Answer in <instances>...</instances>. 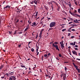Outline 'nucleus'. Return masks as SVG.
Wrapping results in <instances>:
<instances>
[{
	"mask_svg": "<svg viewBox=\"0 0 80 80\" xmlns=\"http://www.w3.org/2000/svg\"><path fill=\"white\" fill-rule=\"evenodd\" d=\"M8 33H9V34H12V31L10 32V31H9L8 32Z\"/></svg>",
	"mask_w": 80,
	"mask_h": 80,
	"instance_id": "c9c22d12",
	"label": "nucleus"
},
{
	"mask_svg": "<svg viewBox=\"0 0 80 80\" xmlns=\"http://www.w3.org/2000/svg\"><path fill=\"white\" fill-rule=\"evenodd\" d=\"M3 67V65H1V66L0 68H2Z\"/></svg>",
	"mask_w": 80,
	"mask_h": 80,
	"instance_id": "ea45409f",
	"label": "nucleus"
},
{
	"mask_svg": "<svg viewBox=\"0 0 80 80\" xmlns=\"http://www.w3.org/2000/svg\"><path fill=\"white\" fill-rule=\"evenodd\" d=\"M71 35V34L70 33H68V36H70Z\"/></svg>",
	"mask_w": 80,
	"mask_h": 80,
	"instance_id": "4d7b16f0",
	"label": "nucleus"
},
{
	"mask_svg": "<svg viewBox=\"0 0 80 80\" xmlns=\"http://www.w3.org/2000/svg\"><path fill=\"white\" fill-rule=\"evenodd\" d=\"M52 46L53 47H55L56 48V50H58V51H60V49L58 48V45H55L54 44V43L52 44Z\"/></svg>",
	"mask_w": 80,
	"mask_h": 80,
	"instance_id": "f03ea898",
	"label": "nucleus"
},
{
	"mask_svg": "<svg viewBox=\"0 0 80 80\" xmlns=\"http://www.w3.org/2000/svg\"><path fill=\"white\" fill-rule=\"evenodd\" d=\"M76 47V48H78V45H75V46H74V47Z\"/></svg>",
	"mask_w": 80,
	"mask_h": 80,
	"instance_id": "37998d69",
	"label": "nucleus"
},
{
	"mask_svg": "<svg viewBox=\"0 0 80 80\" xmlns=\"http://www.w3.org/2000/svg\"><path fill=\"white\" fill-rule=\"evenodd\" d=\"M39 39H41V38H42V36L40 35H39Z\"/></svg>",
	"mask_w": 80,
	"mask_h": 80,
	"instance_id": "4be33fe9",
	"label": "nucleus"
},
{
	"mask_svg": "<svg viewBox=\"0 0 80 80\" xmlns=\"http://www.w3.org/2000/svg\"><path fill=\"white\" fill-rule=\"evenodd\" d=\"M64 73L61 72V75H60V76L61 77V78H62L63 77V75Z\"/></svg>",
	"mask_w": 80,
	"mask_h": 80,
	"instance_id": "9d476101",
	"label": "nucleus"
},
{
	"mask_svg": "<svg viewBox=\"0 0 80 80\" xmlns=\"http://www.w3.org/2000/svg\"><path fill=\"white\" fill-rule=\"evenodd\" d=\"M75 68L76 69V70H78V67L77 66H74Z\"/></svg>",
	"mask_w": 80,
	"mask_h": 80,
	"instance_id": "f8f14e48",
	"label": "nucleus"
},
{
	"mask_svg": "<svg viewBox=\"0 0 80 80\" xmlns=\"http://www.w3.org/2000/svg\"><path fill=\"white\" fill-rule=\"evenodd\" d=\"M74 37H75L73 36H72L71 37V38H74Z\"/></svg>",
	"mask_w": 80,
	"mask_h": 80,
	"instance_id": "0e129e2a",
	"label": "nucleus"
},
{
	"mask_svg": "<svg viewBox=\"0 0 80 80\" xmlns=\"http://www.w3.org/2000/svg\"><path fill=\"white\" fill-rule=\"evenodd\" d=\"M78 73H80V69H78Z\"/></svg>",
	"mask_w": 80,
	"mask_h": 80,
	"instance_id": "4c0bfd02",
	"label": "nucleus"
},
{
	"mask_svg": "<svg viewBox=\"0 0 80 80\" xmlns=\"http://www.w3.org/2000/svg\"><path fill=\"white\" fill-rule=\"evenodd\" d=\"M18 33H19V34H22V33H23V32H18Z\"/></svg>",
	"mask_w": 80,
	"mask_h": 80,
	"instance_id": "7c9ffc66",
	"label": "nucleus"
},
{
	"mask_svg": "<svg viewBox=\"0 0 80 80\" xmlns=\"http://www.w3.org/2000/svg\"><path fill=\"white\" fill-rule=\"evenodd\" d=\"M34 3L36 5H37L38 4L37 1L36 0H34Z\"/></svg>",
	"mask_w": 80,
	"mask_h": 80,
	"instance_id": "0eeeda50",
	"label": "nucleus"
},
{
	"mask_svg": "<svg viewBox=\"0 0 80 80\" xmlns=\"http://www.w3.org/2000/svg\"><path fill=\"white\" fill-rule=\"evenodd\" d=\"M72 15H73V16H75V17H77V16H75V14H73V13H72V14H71Z\"/></svg>",
	"mask_w": 80,
	"mask_h": 80,
	"instance_id": "412c9836",
	"label": "nucleus"
},
{
	"mask_svg": "<svg viewBox=\"0 0 80 80\" xmlns=\"http://www.w3.org/2000/svg\"><path fill=\"white\" fill-rule=\"evenodd\" d=\"M60 44H62L63 43V41H62L61 42H60Z\"/></svg>",
	"mask_w": 80,
	"mask_h": 80,
	"instance_id": "393cba45",
	"label": "nucleus"
},
{
	"mask_svg": "<svg viewBox=\"0 0 80 80\" xmlns=\"http://www.w3.org/2000/svg\"><path fill=\"white\" fill-rule=\"evenodd\" d=\"M50 30H53V29L52 28H49V29L48 32H49V31H50Z\"/></svg>",
	"mask_w": 80,
	"mask_h": 80,
	"instance_id": "a18cd8bd",
	"label": "nucleus"
},
{
	"mask_svg": "<svg viewBox=\"0 0 80 80\" xmlns=\"http://www.w3.org/2000/svg\"><path fill=\"white\" fill-rule=\"evenodd\" d=\"M17 13H20V9L18 8V10H17Z\"/></svg>",
	"mask_w": 80,
	"mask_h": 80,
	"instance_id": "9b49d317",
	"label": "nucleus"
},
{
	"mask_svg": "<svg viewBox=\"0 0 80 80\" xmlns=\"http://www.w3.org/2000/svg\"><path fill=\"white\" fill-rule=\"evenodd\" d=\"M78 12L79 13H80V8H79L78 10Z\"/></svg>",
	"mask_w": 80,
	"mask_h": 80,
	"instance_id": "c85d7f7f",
	"label": "nucleus"
},
{
	"mask_svg": "<svg viewBox=\"0 0 80 80\" xmlns=\"http://www.w3.org/2000/svg\"><path fill=\"white\" fill-rule=\"evenodd\" d=\"M69 3L70 4H68V5L69 7H71L72 6L71 5V4L70 3V2H69Z\"/></svg>",
	"mask_w": 80,
	"mask_h": 80,
	"instance_id": "a211bd4d",
	"label": "nucleus"
},
{
	"mask_svg": "<svg viewBox=\"0 0 80 80\" xmlns=\"http://www.w3.org/2000/svg\"><path fill=\"white\" fill-rule=\"evenodd\" d=\"M21 66L22 68H26V67H25V66H22V65H21Z\"/></svg>",
	"mask_w": 80,
	"mask_h": 80,
	"instance_id": "a878e982",
	"label": "nucleus"
},
{
	"mask_svg": "<svg viewBox=\"0 0 80 80\" xmlns=\"http://www.w3.org/2000/svg\"><path fill=\"white\" fill-rule=\"evenodd\" d=\"M6 8H10V6L9 5H7L5 7Z\"/></svg>",
	"mask_w": 80,
	"mask_h": 80,
	"instance_id": "6e6552de",
	"label": "nucleus"
},
{
	"mask_svg": "<svg viewBox=\"0 0 80 80\" xmlns=\"http://www.w3.org/2000/svg\"><path fill=\"white\" fill-rule=\"evenodd\" d=\"M31 50L32 52H34V49L32 48V49H31Z\"/></svg>",
	"mask_w": 80,
	"mask_h": 80,
	"instance_id": "6ab92c4d",
	"label": "nucleus"
},
{
	"mask_svg": "<svg viewBox=\"0 0 80 80\" xmlns=\"http://www.w3.org/2000/svg\"><path fill=\"white\" fill-rule=\"evenodd\" d=\"M36 53H37L36 55H38V54H39V52H36Z\"/></svg>",
	"mask_w": 80,
	"mask_h": 80,
	"instance_id": "3c124183",
	"label": "nucleus"
},
{
	"mask_svg": "<svg viewBox=\"0 0 80 80\" xmlns=\"http://www.w3.org/2000/svg\"><path fill=\"white\" fill-rule=\"evenodd\" d=\"M60 26H62V25H65V24H60Z\"/></svg>",
	"mask_w": 80,
	"mask_h": 80,
	"instance_id": "69168bd1",
	"label": "nucleus"
},
{
	"mask_svg": "<svg viewBox=\"0 0 80 80\" xmlns=\"http://www.w3.org/2000/svg\"><path fill=\"white\" fill-rule=\"evenodd\" d=\"M26 27L29 28V24H28V26H26Z\"/></svg>",
	"mask_w": 80,
	"mask_h": 80,
	"instance_id": "5fc2aeb1",
	"label": "nucleus"
},
{
	"mask_svg": "<svg viewBox=\"0 0 80 80\" xmlns=\"http://www.w3.org/2000/svg\"><path fill=\"white\" fill-rule=\"evenodd\" d=\"M72 64H73V65L74 67H75V66H76V65H75V64L74 62H73Z\"/></svg>",
	"mask_w": 80,
	"mask_h": 80,
	"instance_id": "49530a36",
	"label": "nucleus"
},
{
	"mask_svg": "<svg viewBox=\"0 0 80 80\" xmlns=\"http://www.w3.org/2000/svg\"><path fill=\"white\" fill-rule=\"evenodd\" d=\"M74 22H75V23H80V22H78V20L77 19H76V21H75V20H74L73 21Z\"/></svg>",
	"mask_w": 80,
	"mask_h": 80,
	"instance_id": "423d86ee",
	"label": "nucleus"
},
{
	"mask_svg": "<svg viewBox=\"0 0 80 80\" xmlns=\"http://www.w3.org/2000/svg\"><path fill=\"white\" fill-rule=\"evenodd\" d=\"M37 15H38V12H36V15H35V17H37Z\"/></svg>",
	"mask_w": 80,
	"mask_h": 80,
	"instance_id": "2f4dec72",
	"label": "nucleus"
},
{
	"mask_svg": "<svg viewBox=\"0 0 80 80\" xmlns=\"http://www.w3.org/2000/svg\"><path fill=\"white\" fill-rule=\"evenodd\" d=\"M72 31H75V30L74 29H71Z\"/></svg>",
	"mask_w": 80,
	"mask_h": 80,
	"instance_id": "774afa93",
	"label": "nucleus"
},
{
	"mask_svg": "<svg viewBox=\"0 0 80 80\" xmlns=\"http://www.w3.org/2000/svg\"><path fill=\"white\" fill-rule=\"evenodd\" d=\"M52 43H53V41H52V42H50V44H52Z\"/></svg>",
	"mask_w": 80,
	"mask_h": 80,
	"instance_id": "680f3d73",
	"label": "nucleus"
},
{
	"mask_svg": "<svg viewBox=\"0 0 80 80\" xmlns=\"http://www.w3.org/2000/svg\"><path fill=\"white\" fill-rule=\"evenodd\" d=\"M61 47L62 48V49H63V48H64V44H61Z\"/></svg>",
	"mask_w": 80,
	"mask_h": 80,
	"instance_id": "39448f33",
	"label": "nucleus"
},
{
	"mask_svg": "<svg viewBox=\"0 0 80 80\" xmlns=\"http://www.w3.org/2000/svg\"><path fill=\"white\" fill-rule=\"evenodd\" d=\"M72 53H73V54H74V55H75V53H77V52H76L75 51H72Z\"/></svg>",
	"mask_w": 80,
	"mask_h": 80,
	"instance_id": "1a4fd4ad",
	"label": "nucleus"
},
{
	"mask_svg": "<svg viewBox=\"0 0 80 80\" xmlns=\"http://www.w3.org/2000/svg\"><path fill=\"white\" fill-rule=\"evenodd\" d=\"M65 79H66V77H63V80H65Z\"/></svg>",
	"mask_w": 80,
	"mask_h": 80,
	"instance_id": "de8ad7c7",
	"label": "nucleus"
},
{
	"mask_svg": "<svg viewBox=\"0 0 80 80\" xmlns=\"http://www.w3.org/2000/svg\"><path fill=\"white\" fill-rule=\"evenodd\" d=\"M31 42H28V45H29V44H30V43H31Z\"/></svg>",
	"mask_w": 80,
	"mask_h": 80,
	"instance_id": "338daca9",
	"label": "nucleus"
},
{
	"mask_svg": "<svg viewBox=\"0 0 80 80\" xmlns=\"http://www.w3.org/2000/svg\"><path fill=\"white\" fill-rule=\"evenodd\" d=\"M70 44L71 45H73V42H71L70 43Z\"/></svg>",
	"mask_w": 80,
	"mask_h": 80,
	"instance_id": "79ce46f5",
	"label": "nucleus"
},
{
	"mask_svg": "<svg viewBox=\"0 0 80 80\" xmlns=\"http://www.w3.org/2000/svg\"><path fill=\"white\" fill-rule=\"evenodd\" d=\"M44 31V29H42L41 31V32H42H42H43V31Z\"/></svg>",
	"mask_w": 80,
	"mask_h": 80,
	"instance_id": "e2e57ef3",
	"label": "nucleus"
},
{
	"mask_svg": "<svg viewBox=\"0 0 80 80\" xmlns=\"http://www.w3.org/2000/svg\"><path fill=\"white\" fill-rule=\"evenodd\" d=\"M28 28L26 27V28L24 30V31L25 32H26V31H27V30H28Z\"/></svg>",
	"mask_w": 80,
	"mask_h": 80,
	"instance_id": "2eb2a0df",
	"label": "nucleus"
},
{
	"mask_svg": "<svg viewBox=\"0 0 80 80\" xmlns=\"http://www.w3.org/2000/svg\"><path fill=\"white\" fill-rule=\"evenodd\" d=\"M17 30H16L14 32V33L13 35H15L17 33Z\"/></svg>",
	"mask_w": 80,
	"mask_h": 80,
	"instance_id": "f3484780",
	"label": "nucleus"
},
{
	"mask_svg": "<svg viewBox=\"0 0 80 80\" xmlns=\"http://www.w3.org/2000/svg\"><path fill=\"white\" fill-rule=\"evenodd\" d=\"M43 56H42V60H43Z\"/></svg>",
	"mask_w": 80,
	"mask_h": 80,
	"instance_id": "bf43d9fd",
	"label": "nucleus"
},
{
	"mask_svg": "<svg viewBox=\"0 0 80 80\" xmlns=\"http://www.w3.org/2000/svg\"><path fill=\"white\" fill-rule=\"evenodd\" d=\"M51 7V8L52 9V11H53V5H52Z\"/></svg>",
	"mask_w": 80,
	"mask_h": 80,
	"instance_id": "dca6fc26",
	"label": "nucleus"
},
{
	"mask_svg": "<svg viewBox=\"0 0 80 80\" xmlns=\"http://www.w3.org/2000/svg\"><path fill=\"white\" fill-rule=\"evenodd\" d=\"M55 25H56V23L55 22H52L50 24V28L53 27H55Z\"/></svg>",
	"mask_w": 80,
	"mask_h": 80,
	"instance_id": "f257e3e1",
	"label": "nucleus"
},
{
	"mask_svg": "<svg viewBox=\"0 0 80 80\" xmlns=\"http://www.w3.org/2000/svg\"><path fill=\"white\" fill-rule=\"evenodd\" d=\"M58 11H59L60 10V8L59 7H58V8L57 9Z\"/></svg>",
	"mask_w": 80,
	"mask_h": 80,
	"instance_id": "a19ab883",
	"label": "nucleus"
},
{
	"mask_svg": "<svg viewBox=\"0 0 80 80\" xmlns=\"http://www.w3.org/2000/svg\"><path fill=\"white\" fill-rule=\"evenodd\" d=\"M18 48H20L21 47V44H19L18 45Z\"/></svg>",
	"mask_w": 80,
	"mask_h": 80,
	"instance_id": "c756f323",
	"label": "nucleus"
},
{
	"mask_svg": "<svg viewBox=\"0 0 80 80\" xmlns=\"http://www.w3.org/2000/svg\"><path fill=\"white\" fill-rule=\"evenodd\" d=\"M42 32H40L39 35L42 36Z\"/></svg>",
	"mask_w": 80,
	"mask_h": 80,
	"instance_id": "09e8293b",
	"label": "nucleus"
},
{
	"mask_svg": "<svg viewBox=\"0 0 80 80\" xmlns=\"http://www.w3.org/2000/svg\"><path fill=\"white\" fill-rule=\"evenodd\" d=\"M7 75V76H9V75L8 74V73H7L5 74V75Z\"/></svg>",
	"mask_w": 80,
	"mask_h": 80,
	"instance_id": "864d4df0",
	"label": "nucleus"
},
{
	"mask_svg": "<svg viewBox=\"0 0 80 80\" xmlns=\"http://www.w3.org/2000/svg\"><path fill=\"white\" fill-rule=\"evenodd\" d=\"M75 15H77V16H78V17H80V15H78V14H75Z\"/></svg>",
	"mask_w": 80,
	"mask_h": 80,
	"instance_id": "bb28decb",
	"label": "nucleus"
},
{
	"mask_svg": "<svg viewBox=\"0 0 80 80\" xmlns=\"http://www.w3.org/2000/svg\"><path fill=\"white\" fill-rule=\"evenodd\" d=\"M77 11L76 10H74V12H73V13H77Z\"/></svg>",
	"mask_w": 80,
	"mask_h": 80,
	"instance_id": "72a5a7b5",
	"label": "nucleus"
},
{
	"mask_svg": "<svg viewBox=\"0 0 80 80\" xmlns=\"http://www.w3.org/2000/svg\"><path fill=\"white\" fill-rule=\"evenodd\" d=\"M67 76V75L66 74H65V73H63V77H66Z\"/></svg>",
	"mask_w": 80,
	"mask_h": 80,
	"instance_id": "4468645a",
	"label": "nucleus"
},
{
	"mask_svg": "<svg viewBox=\"0 0 80 80\" xmlns=\"http://www.w3.org/2000/svg\"><path fill=\"white\" fill-rule=\"evenodd\" d=\"M48 55V57H49V55H51V54L50 53H49Z\"/></svg>",
	"mask_w": 80,
	"mask_h": 80,
	"instance_id": "052dcab7",
	"label": "nucleus"
},
{
	"mask_svg": "<svg viewBox=\"0 0 80 80\" xmlns=\"http://www.w3.org/2000/svg\"><path fill=\"white\" fill-rule=\"evenodd\" d=\"M30 3H31V4H33L34 3V1H32V2H31Z\"/></svg>",
	"mask_w": 80,
	"mask_h": 80,
	"instance_id": "473e14b6",
	"label": "nucleus"
},
{
	"mask_svg": "<svg viewBox=\"0 0 80 80\" xmlns=\"http://www.w3.org/2000/svg\"><path fill=\"white\" fill-rule=\"evenodd\" d=\"M13 73H14V72H11L9 73H10V75H13Z\"/></svg>",
	"mask_w": 80,
	"mask_h": 80,
	"instance_id": "b1692460",
	"label": "nucleus"
},
{
	"mask_svg": "<svg viewBox=\"0 0 80 80\" xmlns=\"http://www.w3.org/2000/svg\"><path fill=\"white\" fill-rule=\"evenodd\" d=\"M66 29H63L62 30V32H64V31H65L66 30Z\"/></svg>",
	"mask_w": 80,
	"mask_h": 80,
	"instance_id": "58836bf2",
	"label": "nucleus"
},
{
	"mask_svg": "<svg viewBox=\"0 0 80 80\" xmlns=\"http://www.w3.org/2000/svg\"><path fill=\"white\" fill-rule=\"evenodd\" d=\"M69 18L71 20H73L72 18Z\"/></svg>",
	"mask_w": 80,
	"mask_h": 80,
	"instance_id": "8fccbe9b",
	"label": "nucleus"
},
{
	"mask_svg": "<svg viewBox=\"0 0 80 80\" xmlns=\"http://www.w3.org/2000/svg\"><path fill=\"white\" fill-rule=\"evenodd\" d=\"M59 56L60 57H62V54H59Z\"/></svg>",
	"mask_w": 80,
	"mask_h": 80,
	"instance_id": "f704fd0d",
	"label": "nucleus"
},
{
	"mask_svg": "<svg viewBox=\"0 0 80 80\" xmlns=\"http://www.w3.org/2000/svg\"><path fill=\"white\" fill-rule=\"evenodd\" d=\"M9 78L11 80H16V78H15V77L14 76H11Z\"/></svg>",
	"mask_w": 80,
	"mask_h": 80,
	"instance_id": "20e7f679",
	"label": "nucleus"
},
{
	"mask_svg": "<svg viewBox=\"0 0 80 80\" xmlns=\"http://www.w3.org/2000/svg\"><path fill=\"white\" fill-rule=\"evenodd\" d=\"M65 71H66V70H67L68 69H67V67H65Z\"/></svg>",
	"mask_w": 80,
	"mask_h": 80,
	"instance_id": "e433bc0d",
	"label": "nucleus"
},
{
	"mask_svg": "<svg viewBox=\"0 0 80 80\" xmlns=\"http://www.w3.org/2000/svg\"><path fill=\"white\" fill-rule=\"evenodd\" d=\"M71 26L72 27H74V25L75 26H77V25H75V24H71Z\"/></svg>",
	"mask_w": 80,
	"mask_h": 80,
	"instance_id": "aec40b11",
	"label": "nucleus"
},
{
	"mask_svg": "<svg viewBox=\"0 0 80 80\" xmlns=\"http://www.w3.org/2000/svg\"><path fill=\"white\" fill-rule=\"evenodd\" d=\"M38 34H37L36 37V39H37V38H38Z\"/></svg>",
	"mask_w": 80,
	"mask_h": 80,
	"instance_id": "c03bdc74",
	"label": "nucleus"
},
{
	"mask_svg": "<svg viewBox=\"0 0 80 80\" xmlns=\"http://www.w3.org/2000/svg\"><path fill=\"white\" fill-rule=\"evenodd\" d=\"M55 4L56 5H57V6L58 7V4L57 2H55Z\"/></svg>",
	"mask_w": 80,
	"mask_h": 80,
	"instance_id": "5701e85b",
	"label": "nucleus"
},
{
	"mask_svg": "<svg viewBox=\"0 0 80 80\" xmlns=\"http://www.w3.org/2000/svg\"><path fill=\"white\" fill-rule=\"evenodd\" d=\"M30 25H31L32 27H34V26H37V24L36 23V22H34L32 23L31 24H30Z\"/></svg>",
	"mask_w": 80,
	"mask_h": 80,
	"instance_id": "7ed1b4c3",
	"label": "nucleus"
},
{
	"mask_svg": "<svg viewBox=\"0 0 80 80\" xmlns=\"http://www.w3.org/2000/svg\"><path fill=\"white\" fill-rule=\"evenodd\" d=\"M19 21V19H18L17 20V21H16V23H17V22H18Z\"/></svg>",
	"mask_w": 80,
	"mask_h": 80,
	"instance_id": "13d9d810",
	"label": "nucleus"
},
{
	"mask_svg": "<svg viewBox=\"0 0 80 80\" xmlns=\"http://www.w3.org/2000/svg\"><path fill=\"white\" fill-rule=\"evenodd\" d=\"M54 44H55V45H57V44H58V42H55Z\"/></svg>",
	"mask_w": 80,
	"mask_h": 80,
	"instance_id": "cd10ccee",
	"label": "nucleus"
},
{
	"mask_svg": "<svg viewBox=\"0 0 80 80\" xmlns=\"http://www.w3.org/2000/svg\"><path fill=\"white\" fill-rule=\"evenodd\" d=\"M75 43H76V42H74V43H73V45H75Z\"/></svg>",
	"mask_w": 80,
	"mask_h": 80,
	"instance_id": "6e6d98bb",
	"label": "nucleus"
},
{
	"mask_svg": "<svg viewBox=\"0 0 80 80\" xmlns=\"http://www.w3.org/2000/svg\"><path fill=\"white\" fill-rule=\"evenodd\" d=\"M75 2V3L76 5H77V3H78L77 2Z\"/></svg>",
	"mask_w": 80,
	"mask_h": 80,
	"instance_id": "603ef678",
	"label": "nucleus"
},
{
	"mask_svg": "<svg viewBox=\"0 0 80 80\" xmlns=\"http://www.w3.org/2000/svg\"><path fill=\"white\" fill-rule=\"evenodd\" d=\"M44 57H47V58L48 57V55L47 54H44Z\"/></svg>",
	"mask_w": 80,
	"mask_h": 80,
	"instance_id": "ddd939ff",
	"label": "nucleus"
}]
</instances>
